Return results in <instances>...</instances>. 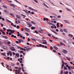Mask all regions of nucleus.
<instances>
[{"label":"nucleus","mask_w":74,"mask_h":74,"mask_svg":"<svg viewBox=\"0 0 74 74\" xmlns=\"http://www.w3.org/2000/svg\"><path fill=\"white\" fill-rule=\"evenodd\" d=\"M15 69H18V70L17 69L16 70V74H19V69L18 68V67H15Z\"/></svg>","instance_id":"f257e3e1"},{"label":"nucleus","mask_w":74,"mask_h":74,"mask_svg":"<svg viewBox=\"0 0 74 74\" xmlns=\"http://www.w3.org/2000/svg\"><path fill=\"white\" fill-rule=\"evenodd\" d=\"M27 24L28 25H29L28 27H32V24L30 23H29V22H27Z\"/></svg>","instance_id":"f03ea898"},{"label":"nucleus","mask_w":74,"mask_h":74,"mask_svg":"<svg viewBox=\"0 0 74 74\" xmlns=\"http://www.w3.org/2000/svg\"><path fill=\"white\" fill-rule=\"evenodd\" d=\"M42 42H43L42 43V44H47V41H46L45 40H42Z\"/></svg>","instance_id":"7ed1b4c3"},{"label":"nucleus","mask_w":74,"mask_h":74,"mask_svg":"<svg viewBox=\"0 0 74 74\" xmlns=\"http://www.w3.org/2000/svg\"><path fill=\"white\" fill-rule=\"evenodd\" d=\"M10 49L11 51H15V49L14 47H12L10 48Z\"/></svg>","instance_id":"20e7f679"},{"label":"nucleus","mask_w":74,"mask_h":74,"mask_svg":"<svg viewBox=\"0 0 74 74\" xmlns=\"http://www.w3.org/2000/svg\"><path fill=\"white\" fill-rule=\"evenodd\" d=\"M43 32H44V30L42 29H40L38 31V32L40 33H42Z\"/></svg>","instance_id":"39448f33"},{"label":"nucleus","mask_w":74,"mask_h":74,"mask_svg":"<svg viewBox=\"0 0 74 74\" xmlns=\"http://www.w3.org/2000/svg\"><path fill=\"white\" fill-rule=\"evenodd\" d=\"M63 52L65 54H66L68 52V51L67 50H65V49H64L63 50Z\"/></svg>","instance_id":"423d86ee"},{"label":"nucleus","mask_w":74,"mask_h":74,"mask_svg":"<svg viewBox=\"0 0 74 74\" xmlns=\"http://www.w3.org/2000/svg\"><path fill=\"white\" fill-rule=\"evenodd\" d=\"M52 37H53V38H54L55 40H58L59 39V38H58L56 37L53 35L52 36Z\"/></svg>","instance_id":"0eeeda50"},{"label":"nucleus","mask_w":74,"mask_h":74,"mask_svg":"<svg viewBox=\"0 0 74 74\" xmlns=\"http://www.w3.org/2000/svg\"><path fill=\"white\" fill-rule=\"evenodd\" d=\"M24 42V41L22 40V39H19V43L20 44L21 42Z\"/></svg>","instance_id":"6e6552de"},{"label":"nucleus","mask_w":74,"mask_h":74,"mask_svg":"<svg viewBox=\"0 0 74 74\" xmlns=\"http://www.w3.org/2000/svg\"><path fill=\"white\" fill-rule=\"evenodd\" d=\"M25 30L26 31H27V32H29L30 31V29L27 28H25Z\"/></svg>","instance_id":"1a4fd4ad"},{"label":"nucleus","mask_w":74,"mask_h":74,"mask_svg":"<svg viewBox=\"0 0 74 74\" xmlns=\"http://www.w3.org/2000/svg\"><path fill=\"white\" fill-rule=\"evenodd\" d=\"M9 32H11V33H12V34L15 32V31H14V30H13V31H12L11 29H10Z\"/></svg>","instance_id":"9d476101"},{"label":"nucleus","mask_w":74,"mask_h":74,"mask_svg":"<svg viewBox=\"0 0 74 74\" xmlns=\"http://www.w3.org/2000/svg\"><path fill=\"white\" fill-rule=\"evenodd\" d=\"M4 12L5 13H6V14H9V12H8V11L7 10H4Z\"/></svg>","instance_id":"9b49d317"},{"label":"nucleus","mask_w":74,"mask_h":74,"mask_svg":"<svg viewBox=\"0 0 74 74\" xmlns=\"http://www.w3.org/2000/svg\"><path fill=\"white\" fill-rule=\"evenodd\" d=\"M2 47L3 48L5 49H7V47L5 46H3Z\"/></svg>","instance_id":"f8f14e48"},{"label":"nucleus","mask_w":74,"mask_h":74,"mask_svg":"<svg viewBox=\"0 0 74 74\" xmlns=\"http://www.w3.org/2000/svg\"><path fill=\"white\" fill-rule=\"evenodd\" d=\"M64 21L66 23L69 24V21L64 20Z\"/></svg>","instance_id":"ddd939ff"},{"label":"nucleus","mask_w":74,"mask_h":74,"mask_svg":"<svg viewBox=\"0 0 74 74\" xmlns=\"http://www.w3.org/2000/svg\"><path fill=\"white\" fill-rule=\"evenodd\" d=\"M10 5H11V6H12V7H15V5L11 3H10Z\"/></svg>","instance_id":"4468645a"},{"label":"nucleus","mask_w":74,"mask_h":74,"mask_svg":"<svg viewBox=\"0 0 74 74\" xmlns=\"http://www.w3.org/2000/svg\"><path fill=\"white\" fill-rule=\"evenodd\" d=\"M10 14L11 15V16H13V17H15V16L14 15V14H12V13H10Z\"/></svg>","instance_id":"2eb2a0df"},{"label":"nucleus","mask_w":74,"mask_h":74,"mask_svg":"<svg viewBox=\"0 0 74 74\" xmlns=\"http://www.w3.org/2000/svg\"><path fill=\"white\" fill-rule=\"evenodd\" d=\"M36 47H42V45L41 44H39V45H36Z\"/></svg>","instance_id":"dca6fc26"},{"label":"nucleus","mask_w":74,"mask_h":74,"mask_svg":"<svg viewBox=\"0 0 74 74\" xmlns=\"http://www.w3.org/2000/svg\"><path fill=\"white\" fill-rule=\"evenodd\" d=\"M68 36L70 37H73V35L71 34H69L68 35Z\"/></svg>","instance_id":"f3484780"},{"label":"nucleus","mask_w":74,"mask_h":74,"mask_svg":"<svg viewBox=\"0 0 74 74\" xmlns=\"http://www.w3.org/2000/svg\"><path fill=\"white\" fill-rule=\"evenodd\" d=\"M2 36L3 38H5V39H8V37H7L6 36Z\"/></svg>","instance_id":"a211bd4d"},{"label":"nucleus","mask_w":74,"mask_h":74,"mask_svg":"<svg viewBox=\"0 0 74 74\" xmlns=\"http://www.w3.org/2000/svg\"><path fill=\"white\" fill-rule=\"evenodd\" d=\"M11 36L12 37H14V38H16V36H14V35L13 34Z\"/></svg>","instance_id":"6ab92c4d"},{"label":"nucleus","mask_w":74,"mask_h":74,"mask_svg":"<svg viewBox=\"0 0 74 74\" xmlns=\"http://www.w3.org/2000/svg\"><path fill=\"white\" fill-rule=\"evenodd\" d=\"M15 20L16 21V24H18V19H17V18H16L15 19Z\"/></svg>","instance_id":"aec40b11"},{"label":"nucleus","mask_w":74,"mask_h":74,"mask_svg":"<svg viewBox=\"0 0 74 74\" xmlns=\"http://www.w3.org/2000/svg\"><path fill=\"white\" fill-rule=\"evenodd\" d=\"M48 1H49L52 4H53V2H52V1H51V0H47Z\"/></svg>","instance_id":"412c9836"},{"label":"nucleus","mask_w":74,"mask_h":74,"mask_svg":"<svg viewBox=\"0 0 74 74\" xmlns=\"http://www.w3.org/2000/svg\"><path fill=\"white\" fill-rule=\"evenodd\" d=\"M63 31L64 32H65V33H67V30L65 29H63Z\"/></svg>","instance_id":"4be33fe9"},{"label":"nucleus","mask_w":74,"mask_h":74,"mask_svg":"<svg viewBox=\"0 0 74 74\" xmlns=\"http://www.w3.org/2000/svg\"><path fill=\"white\" fill-rule=\"evenodd\" d=\"M6 21H7V22H9V23H12V22L11 21H9L8 19L6 20Z\"/></svg>","instance_id":"5701e85b"},{"label":"nucleus","mask_w":74,"mask_h":74,"mask_svg":"<svg viewBox=\"0 0 74 74\" xmlns=\"http://www.w3.org/2000/svg\"><path fill=\"white\" fill-rule=\"evenodd\" d=\"M35 27H32L31 28V29L32 30H34V29H35Z\"/></svg>","instance_id":"b1692460"},{"label":"nucleus","mask_w":74,"mask_h":74,"mask_svg":"<svg viewBox=\"0 0 74 74\" xmlns=\"http://www.w3.org/2000/svg\"><path fill=\"white\" fill-rule=\"evenodd\" d=\"M31 39L34 41H36V40L34 38H32Z\"/></svg>","instance_id":"393cba45"},{"label":"nucleus","mask_w":74,"mask_h":74,"mask_svg":"<svg viewBox=\"0 0 74 74\" xmlns=\"http://www.w3.org/2000/svg\"><path fill=\"white\" fill-rule=\"evenodd\" d=\"M6 68L8 70H10V68H9V66L8 65H7Z\"/></svg>","instance_id":"a878e982"},{"label":"nucleus","mask_w":74,"mask_h":74,"mask_svg":"<svg viewBox=\"0 0 74 74\" xmlns=\"http://www.w3.org/2000/svg\"><path fill=\"white\" fill-rule=\"evenodd\" d=\"M29 10H34V9H33L32 8V7H29Z\"/></svg>","instance_id":"bb28decb"},{"label":"nucleus","mask_w":74,"mask_h":74,"mask_svg":"<svg viewBox=\"0 0 74 74\" xmlns=\"http://www.w3.org/2000/svg\"><path fill=\"white\" fill-rule=\"evenodd\" d=\"M54 48L55 49H56V50H58V48H57V47H56V46H54Z\"/></svg>","instance_id":"cd10ccee"},{"label":"nucleus","mask_w":74,"mask_h":74,"mask_svg":"<svg viewBox=\"0 0 74 74\" xmlns=\"http://www.w3.org/2000/svg\"><path fill=\"white\" fill-rule=\"evenodd\" d=\"M30 49H31V48H28L27 49H26L27 51H30Z\"/></svg>","instance_id":"c85d7f7f"},{"label":"nucleus","mask_w":74,"mask_h":74,"mask_svg":"<svg viewBox=\"0 0 74 74\" xmlns=\"http://www.w3.org/2000/svg\"><path fill=\"white\" fill-rule=\"evenodd\" d=\"M60 43L61 44V45H63L64 46H65V45L63 43L60 42Z\"/></svg>","instance_id":"c756f323"},{"label":"nucleus","mask_w":74,"mask_h":74,"mask_svg":"<svg viewBox=\"0 0 74 74\" xmlns=\"http://www.w3.org/2000/svg\"><path fill=\"white\" fill-rule=\"evenodd\" d=\"M59 23H57V27H59Z\"/></svg>","instance_id":"7c9ffc66"},{"label":"nucleus","mask_w":74,"mask_h":74,"mask_svg":"<svg viewBox=\"0 0 74 74\" xmlns=\"http://www.w3.org/2000/svg\"><path fill=\"white\" fill-rule=\"evenodd\" d=\"M19 49H20L21 50H23V48H21L20 47H19Z\"/></svg>","instance_id":"2f4dec72"},{"label":"nucleus","mask_w":74,"mask_h":74,"mask_svg":"<svg viewBox=\"0 0 74 74\" xmlns=\"http://www.w3.org/2000/svg\"><path fill=\"white\" fill-rule=\"evenodd\" d=\"M16 56L17 57H19V54L17 53L16 54Z\"/></svg>","instance_id":"473e14b6"},{"label":"nucleus","mask_w":74,"mask_h":74,"mask_svg":"<svg viewBox=\"0 0 74 74\" xmlns=\"http://www.w3.org/2000/svg\"><path fill=\"white\" fill-rule=\"evenodd\" d=\"M25 34L27 36H29V35L27 33H25Z\"/></svg>","instance_id":"72a5a7b5"},{"label":"nucleus","mask_w":74,"mask_h":74,"mask_svg":"<svg viewBox=\"0 0 74 74\" xmlns=\"http://www.w3.org/2000/svg\"><path fill=\"white\" fill-rule=\"evenodd\" d=\"M31 23H32V24H36V23H35L33 21H31Z\"/></svg>","instance_id":"f704fd0d"},{"label":"nucleus","mask_w":74,"mask_h":74,"mask_svg":"<svg viewBox=\"0 0 74 74\" xmlns=\"http://www.w3.org/2000/svg\"><path fill=\"white\" fill-rule=\"evenodd\" d=\"M3 7H4V8H6V9H7V7H6V6H5L4 5H3Z\"/></svg>","instance_id":"c9c22d12"},{"label":"nucleus","mask_w":74,"mask_h":74,"mask_svg":"<svg viewBox=\"0 0 74 74\" xmlns=\"http://www.w3.org/2000/svg\"><path fill=\"white\" fill-rule=\"evenodd\" d=\"M1 64L4 67V63H3V62H2V63H1Z\"/></svg>","instance_id":"e433bc0d"},{"label":"nucleus","mask_w":74,"mask_h":74,"mask_svg":"<svg viewBox=\"0 0 74 74\" xmlns=\"http://www.w3.org/2000/svg\"><path fill=\"white\" fill-rule=\"evenodd\" d=\"M64 70H67V68L66 67V66H64Z\"/></svg>","instance_id":"4c0bfd02"},{"label":"nucleus","mask_w":74,"mask_h":74,"mask_svg":"<svg viewBox=\"0 0 74 74\" xmlns=\"http://www.w3.org/2000/svg\"><path fill=\"white\" fill-rule=\"evenodd\" d=\"M11 64L12 66H13V67H14V66H15V65L13 63H12Z\"/></svg>","instance_id":"58836bf2"},{"label":"nucleus","mask_w":74,"mask_h":74,"mask_svg":"<svg viewBox=\"0 0 74 74\" xmlns=\"http://www.w3.org/2000/svg\"><path fill=\"white\" fill-rule=\"evenodd\" d=\"M19 36H20V37H21V38H22V37H23V36H22V35H20L19 34Z\"/></svg>","instance_id":"ea45409f"},{"label":"nucleus","mask_w":74,"mask_h":74,"mask_svg":"<svg viewBox=\"0 0 74 74\" xmlns=\"http://www.w3.org/2000/svg\"><path fill=\"white\" fill-rule=\"evenodd\" d=\"M34 0V1L35 2H36V3H38V1H37V0Z\"/></svg>","instance_id":"a19ab883"},{"label":"nucleus","mask_w":74,"mask_h":74,"mask_svg":"<svg viewBox=\"0 0 74 74\" xmlns=\"http://www.w3.org/2000/svg\"><path fill=\"white\" fill-rule=\"evenodd\" d=\"M54 33H55V34H56V35H58V34L55 32V31L54 32Z\"/></svg>","instance_id":"79ce46f5"},{"label":"nucleus","mask_w":74,"mask_h":74,"mask_svg":"<svg viewBox=\"0 0 74 74\" xmlns=\"http://www.w3.org/2000/svg\"><path fill=\"white\" fill-rule=\"evenodd\" d=\"M22 71L23 72H25V70L23 69V67H22Z\"/></svg>","instance_id":"37998d69"},{"label":"nucleus","mask_w":74,"mask_h":74,"mask_svg":"<svg viewBox=\"0 0 74 74\" xmlns=\"http://www.w3.org/2000/svg\"><path fill=\"white\" fill-rule=\"evenodd\" d=\"M0 32H4V31H3V30L2 29H1L0 30Z\"/></svg>","instance_id":"c03bdc74"},{"label":"nucleus","mask_w":74,"mask_h":74,"mask_svg":"<svg viewBox=\"0 0 74 74\" xmlns=\"http://www.w3.org/2000/svg\"><path fill=\"white\" fill-rule=\"evenodd\" d=\"M3 30H4V31H5L6 30V29H5V28L3 27Z\"/></svg>","instance_id":"a18cd8bd"},{"label":"nucleus","mask_w":74,"mask_h":74,"mask_svg":"<svg viewBox=\"0 0 74 74\" xmlns=\"http://www.w3.org/2000/svg\"><path fill=\"white\" fill-rule=\"evenodd\" d=\"M21 15H22V16H25V17L26 16L25 15L23 14H21Z\"/></svg>","instance_id":"49530a36"},{"label":"nucleus","mask_w":74,"mask_h":74,"mask_svg":"<svg viewBox=\"0 0 74 74\" xmlns=\"http://www.w3.org/2000/svg\"><path fill=\"white\" fill-rule=\"evenodd\" d=\"M62 34H63V35H64V36H66V34H65V33H62Z\"/></svg>","instance_id":"de8ad7c7"},{"label":"nucleus","mask_w":74,"mask_h":74,"mask_svg":"<svg viewBox=\"0 0 74 74\" xmlns=\"http://www.w3.org/2000/svg\"><path fill=\"white\" fill-rule=\"evenodd\" d=\"M7 44H11V42L9 41V42H8Z\"/></svg>","instance_id":"09e8293b"},{"label":"nucleus","mask_w":74,"mask_h":74,"mask_svg":"<svg viewBox=\"0 0 74 74\" xmlns=\"http://www.w3.org/2000/svg\"><path fill=\"white\" fill-rule=\"evenodd\" d=\"M20 52L21 53H23V51H20Z\"/></svg>","instance_id":"8fccbe9b"},{"label":"nucleus","mask_w":74,"mask_h":74,"mask_svg":"<svg viewBox=\"0 0 74 74\" xmlns=\"http://www.w3.org/2000/svg\"><path fill=\"white\" fill-rule=\"evenodd\" d=\"M35 33H36V34H38V32H37V31H35Z\"/></svg>","instance_id":"3c124183"},{"label":"nucleus","mask_w":74,"mask_h":74,"mask_svg":"<svg viewBox=\"0 0 74 74\" xmlns=\"http://www.w3.org/2000/svg\"><path fill=\"white\" fill-rule=\"evenodd\" d=\"M58 18H61V16H57Z\"/></svg>","instance_id":"603ef678"},{"label":"nucleus","mask_w":74,"mask_h":74,"mask_svg":"<svg viewBox=\"0 0 74 74\" xmlns=\"http://www.w3.org/2000/svg\"><path fill=\"white\" fill-rule=\"evenodd\" d=\"M51 27L52 29H54V27L52 25L51 26Z\"/></svg>","instance_id":"864d4df0"},{"label":"nucleus","mask_w":74,"mask_h":74,"mask_svg":"<svg viewBox=\"0 0 74 74\" xmlns=\"http://www.w3.org/2000/svg\"><path fill=\"white\" fill-rule=\"evenodd\" d=\"M62 64H64V61L63 60H62Z\"/></svg>","instance_id":"5fc2aeb1"},{"label":"nucleus","mask_w":74,"mask_h":74,"mask_svg":"<svg viewBox=\"0 0 74 74\" xmlns=\"http://www.w3.org/2000/svg\"><path fill=\"white\" fill-rule=\"evenodd\" d=\"M2 55H3V56H5V54L4 53H2Z\"/></svg>","instance_id":"6e6d98bb"},{"label":"nucleus","mask_w":74,"mask_h":74,"mask_svg":"<svg viewBox=\"0 0 74 74\" xmlns=\"http://www.w3.org/2000/svg\"><path fill=\"white\" fill-rule=\"evenodd\" d=\"M9 53L10 54H11L12 53V52H11V51H9Z\"/></svg>","instance_id":"4d7b16f0"},{"label":"nucleus","mask_w":74,"mask_h":74,"mask_svg":"<svg viewBox=\"0 0 74 74\" xmlns=\"http://www.w3.org/2000/svg\"><path fill=\"white\" fill-rule=\"evenodd\" d=\"M60 32H63V30L62 29H61L60 30Z\"/></svg>","instance_id":"13d9d810"},{"label":"nucleus","mask_w":74,"mask_h":74,"mask_svg":"<svg viewBox=\"0 0 74 74\" xmlns=\"http://www.w3.org/2000/svg\"><path fill=\"white\" fill-rule=\"evenodd\" d=\"M26 20V21H29V19H28V18H25Z\"/></svg>","instance_id":"bf43d9fd"},{"label":"nucleus","mask_w":74,"mask_h":74,"mask_svg":"<svg viewBox=\"0 0 74 74\" xmlns=\"http://www.w3.org/2000/svg\"><path fill=\"white\" fill-rule=\"evenodd\" d=\"M8 1V2H9V3H12V1L9 0Z\"/></svg>","instance_id":"052dcab7"},{"label":"nucleus","mask_w":74,"mask_h":74,"mask_svg":"<svg viewBox=\"0 0 74 74\" xmlns=\"http://www.w3.org/2000/svg\"><path fill=\"white\" fill-rule=\"evenodd\" d=\"M2 33H3V35H5V32H4L3 31V32H2Z\"/></svg>","instance_id":"680f3d73"},{"label":"nucleus","mask_w":74,"mask_h":74,"mask_svg":"<svg viewBox=\"0 0 74 74\" xmlns=\"http://www.w3.org/2000/svg\"><path fill=\"white\" fill-rule=\"evenodd\" d=\"M21 66L22 67H23V64H21Z\"/></svg>","instance_id":"e2e57ef3"},{"label":"nucleus","mask_w":74,"mask_h":74,"mask_svg":"<svg viewBox=\"0 0 74 74\" xmlns=\"http://www.w3.org/2000/svg\"><path fill=\"white\" fill-rule=\"evenodd\" d=\"M22 38L23 39V40H25V36H23L22 37Z\"/></svg>","instance_id":"0e129e2a"},{"label":"nucleus","mask_w":74,"mask_h":74,"mask_svg":"<svg viewBox=\"0 0 74 74\" xmlns=\"http://www.w3.org/2000/svg\"><path fill=\"white\" fill-rule=\"evenodd\" d=\"M17 34H18L17 36H18V37H19V32H17Z\"/></svg>","instance_id":"69168bd1"},{"label":"nucleus","mask_w":74,"mask_h":74,"mask_svg":"<svg viewBox=\"0 0 74 74\" xmlns=\"http://www.w3.org/2000/svg\"><path fill=\"white\" fill-rule=\"evenodd\" d=\"M71 69H74V66H72L71 67Z\"/></svg>","instance_id":"338daca9"},{"label":"nucleus","mask_w":74,"mask_h":74,"mask_svg":"<svg viewBox=\"0 0 74 74\" xmlns=\"http://www.w3.org/2000/svg\"><path fill=\"white\" fill-rule=\"evenodd\" d=\"M65 73H66V74H68V73H69L68 72V71H66V72H65Z\"/></svg>","instance_id":"774afa93"}]
</instances>
